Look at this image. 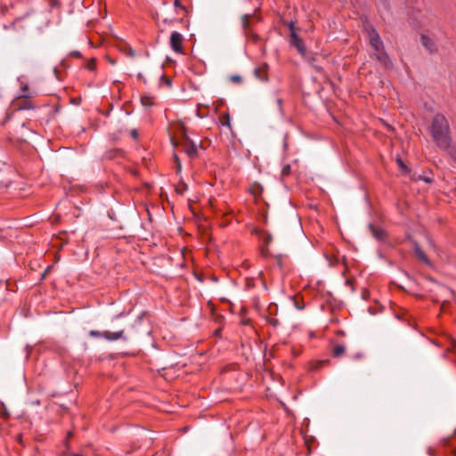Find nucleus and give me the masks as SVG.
Segmentation results:
<instances>
[{"mask_svg": "<svg viewBox=\"0 0 456 456\" xmlns=\"http://www.w3.org/2000/svg\"><path fill=\"white\" fill-rule=\"evenodd\" d=\"M430 134L436 145L443 151H450L452 137L447 119L442 114H436L430 126Z\"/></svg>", "mask_w": 456, "mask_h": 456, "instance_id": "1", "label": "nucleus"}, {"mask_svg": "<svg viewBox=\"0 0 456 456\" xmlns=\"http://www.w3.org/2000/svg\"><path fill=\"white\" fill-rule=\"evenodd\" d=\"M369 41L374 50V54L377 60L385 67H388L390 62L388 56L384 51L383 42L379 35L374 28H371L370 31H369Z\"/></svg>", "mask_w": 456, "mask_h": 456, "instance_id": "2", "label": "nucleus"}, {"mask_svg": "<svg viewBox=\"0 0 456 456\" xmlns=\"http://www.w3.org/2000/svg\"><path fill=\"white\" fill-rule=\"evenodd\" d=\"M289 30H290V45L294 46L297 52L302 55L305 56L306 53V48L301 40V38L297 36V34L295 31V28L293 23L291 22L289 25Z\"/></svg>", "mask_w": 456, "mask_h": 456, "instance_id": "3", "label": "nucleus"}, {"mask_svg": "<svg viewBox=\"0 0 456 456\" xmlns=\"http://www.w3.org/2000/svg\"><path fill=\"white\" fill-rule=\"evenodd\" d=\"M183 37L179 32L174 31L171 33L170 46L175 53H183Z\"/></svg>", "mask_w": 456, "mask_h": 456, "instance_id": "4", "label": "nucleus"}, {"mask_svg": "<svg viewBox=\"0 0 456 456\" xmlns=\"http://www.w3.org/2000/svg\"><path fill=\"white\" fill-rule=\"evenodd\" d=\"M106 340L113 342L117 340L128 341L129 337L126 335L125 329H120L116 331L106 330Z\"/></svg>", "mask_w": 456, "mask_h": 456, "instance_id": "5", "label": "nucleus"}, {"mask_svg": "<svg viewBox=\"0 0 456 456\" xmlns=\"http://www.w3.org/2000/svg\"><path fill=\"white\" fill-rule=\"evenodd\" d=\"M183 149L185 152L188 154V156L191 158H194L197 155V144L187 137L185 138Z\"/></svg>", "mask_w": 456, "mask_h": 456, "instance_id": "6", "label": "nucleus"}, {"mask_svg": "<svg viewBox=\"0 0 456 456\" xmlns=\"http://www.w3.org/2000/svg\"><path fill=\"white\" fill-rule=\"evenodd\" d=\"M413 250L415 256L419 258V260L422 261L427 265L431 266L430 260L428 258L424 251L419 248L418 244H415Z\"/></svg>", "mask_w": 456, "mask_h": 456, "instance_id": "7", "label": "nucleus"}, {"mask_svg": "<svg viewBox=\"0 0 456 456\" xmlns=\"http://www.w3.org/2000/svg\"><path fill=\"white\" fill-rule=\"evenodd\" d=\"M370 230L374 238L378 240H383L386 237V232L382 228L376 227L374 224H370Z\"/></svg>", "mask_w": 456, "mask_h": 456, "instance_id": "8", "label": "nucleus"}, {"mask_svg": "<svg viewBox=\"0 0 456 456\" xmlns=\"http://www.w3.org/2000/svg\"><path fill=\"white\" fill-rule=\"evenodd\" d=\"M420 42L422 44V45L427 49L428 50L430 53H432L434 50H435V45H434V42L432 39H430L429 37H428L427 36L425 35H421L420 37Z\"/></svg>", "mask_w": 456, "mask_h": 456, "instance_id": "9", "label": "nucleus"}, {"mask_svg": "<svg viewBox=\"0 0 456 456\" xmlns=\"http://www.w3.org/2000/svg\"><path fill=\"white\" fill-rule=\"evenodd\" d=\"M254 74H255L256 77L258 80L262 81V82H266V81L268 80V77H267V75H266V74H264V73L262 72V69H261L260 68H256V69H254Z\"/></svg>", "mask_w": 456, "mask_h": 456, "instance_id": "10", "label": "nucleus"}, {"mask_svg": "<svg viewBox=\"0 0 456 456\" xmlns=\"http://www.w3.org/2000/svg\"><path fill=\"white\" fill-rule=\"evenodd\" d=\"M346 351V347L343 345H336L333 348V356L334 357H339L341 356Z\"/></svg>", "mask_w": 456, "mask_h": 456, "instance_id": "11", "label": "nucleus"}, {"mask_svg": "<svg viewBox=\"0 0 456 456\" xmlns=\"http://www.w3.org/2000/svg\"><path fill=\"white\" fill-rule=\"evenodd\" d=\"M251 19V14H245L241 18L242 27L245 30L249 29V20Z\"/></svg>", "mask_w": 456, "mask_h": 456, "instance_id": "12", "label": "nucleus"}, {"mask_svg": "<svg viewBox=\"0 0 456 456\" xmlns=\"http://www.w3.org/2000/svg\"><path fill=\"white\" fill-rule=\"evenodd\" d=\"M141 102L142 106H144L145 108H150L153 105V101L150 96H142L141 98Z\"/></svg>", "mask_w": 456, "mask_h": 456, "instance_id": "13", "label": "nucleus"}, {"mask_svg": "<svg viewBox=\"0 0 456 456\" xmlns=\"http://www.w3.org/2000/svg\"><path fill=\"white\" fill-rule=\"evenodd\" d=\"M106 330L105 331H98V330H90L89 336L92 338H103L106 339Z\"/></svg>", "mask_w": 456, "mask_h": 456, "instance_id": "14", "label": "nucleus"}, {"mask_svg": "<svg viewBox=\"0 0 456 456\" xmlns=\"http://www.w3.org/2000/svg\"><path fill=\"white\" fill-rule=\"evenodd\" d=\"M290 166L289 165H285L283 167H282V170H281V175L283 176H286L288 175H289L290 173Z\"/></svg>", "mask_w": 456, "mask_h": 456, "instance_id": "15", "label": "nucleus"}, {"mask_svg": "<svg viewBox=\"0 0 456 456\" xmlns=\"http://www.w3.org/2000/svg\"><path fill=\"white\" fill-rule=\"evenodd\" d=\"M377 4L379 6H382L384 9L387 8L388 2L387 0H377Z\"/></svg>", "mask_w": 456, "mask_h": 456, "instance_id": "16", "label": "nucleus"}, {"mask_svg": "<svg viewBox=\"0 0 456 456\" xmlns=\"http://www.w3.org/2000/svg\"><path fill=\"white\" fill-rule=\"evenodd\" d=\"M277 102V105H278V110L280 112L281 115H283V109H282V100L281 98H278L276 100Z\"/></svg>", "mask_w": 456, "mask_h": 456, "instance_id": "17", "label": "nucleus"}, {"mask_svg": "<svg viewBox=\"0 0 456 456\" xmlns=\"http://www.w3.org/2000/svg\"><path fill=\"white\" fill-rule=\"evenodd\" d=\"M231 80H232V81H233V82H235V83H240V82H241L242 78H241V77H240V76H239V75H234V76H232V77H231Z\"/></svg>", "mask_w": 456, "mask_h": 456, "instance_id": "18", "label": "nucleus"}, {"mask_svg": "<svg viewBox=\"0 0 456 456\" xmlns=\"http://www.w3.org/2000/svg\"><path fill=\"white\" fill-rule=\"evenodd\" d=\"M70 55L72 57H75V58H80L81 57V53L78 51H72V52H70Z\"/></svg>", "mask_w": 456, "mask_h": 456, "instance_id": "19", "label": "nucleus"}, {"mask_svg": "<svg viewBox=\"0 0 456 456\" xmlns=\"http://www.w3.org/2000/svg\"><path fill=\"white\" fill-rule=\"evenodd\" d=\"M268 322H269V323H270L271 325H273V326H274V327H275V326H277V325H278V323H279V322H278V320H277V319H270Z\"/></svg>", "mask_w": 456, "mask_h": 456, "instance_id": "20", "label": "nucleus"}, {"mask_svg": "<svg viewBox=\"0 0 456 456\" xmlns=\"http://www.w3.org/2000/svg\"><path fill=\"white\" fill-rule=\"evenodd\" d=\"M131 136H132L134 139H137V137H138V133H137V131H136L135 129H133V130L131 131Z\"/></svg>", "mask_w": 456, "mask_h": 456, "instance_id": "21", "label": "nucleus"}, {"mask_svg": "<svg viewBox=\"0 0 456 456\" xmlns=\"http://www.w3.org/2000/svg\"><path fill=\"white\" fill-rule=\"evenodd\" d=\"M126 54L129 55L130 57H134L135 53H134V51L132 48H129L127 50Z\"/></svg>", "mask_w": 456, "mask_h": 456, "instance_id": "22", "label": "nucleus"}, {"mask_svg": "<svg viewBox=\"0 0 456 456\" xmlns=\"http://www.w3.org/2000/svg\"><path fill=\"white\" fill-rule=\"evenodd\" d=\"M95 68V63L94 61L87 64V69L93 70Z\"/></svg>", "mask_w": 456, "mask_h": 456, "instance_id": "23", "label": "nucleus"}, {"mask_svg": "<svg viewBox=\"0 0 456 456\" xmlns=\"http://www.w3.org/2000/svg\"><path fill=\"white\" fill-rule=\"evenodd\" d=\"M362 357V353H357V354H355L353 356L354 360H359V359H361Z\"/></svg>", "mask_w": 456, "mask_h": 456, "instance_id": "24", "label": "nucleus"}, {"mask_svg": "<svg viewBox=\"0 0 456 456\" xmlns=\"http://www.w3.org/2000/svg\"><path fill=\"white\" fill-rule=\"evenodd\" d=\"M140 322H141V318H138V319L134 322V323L131 325V329H134V326H135V324L140 323Z\"/></svg>", "mask_w": 456, "mask_h": 456, "instance_id": "25", "label": "nucleus"}, {"mask_svg": "<svg viewBox=\"0 0 456 456\" xmlns=\"http://www.w3.org/2000/svg\"><path fill=\"white\" fill-rule=\"evenodd\" d=\"M420 179H423L426 183H431V178L429 177H419Z\"/></svg>", "mask_w": 456, "mask_h": 456, "instance_id": "26", "label": "nucleus"}, {"mask_svg": "<svg viewBox=\"0 0 456 456\" xmlns=\"http://www.w3.org/2000/svg\"><path fill=\"white\" fill-rule=\"evenodd\" d=\"M175 7L183 8V6L180 4L179 0H175Z\"/></svg>", "mask_w": 456, "mask_h": 456, "instance_id": "27", "label": "nucleus"}, {"mask_svg": "<svg viewBox=\"0 0 456 456\" xmlns=\"http://www.w3.org/2000/svg\"><path fill=\"white\" fill-rule=\"evenodd\" d=\"M26 350H27V355L26 357H28V354H29V350H30V346L28 345L26 346Z\"/></svg>", "mask_w": 456, "mask_h": 456, "instance_id": "28", "label": "nucleus"}, {"mask_svg": "<svg viewBox=\"0 0 456 456\" xmlns=\"http://www.w3.org/2000/svg\"><path fill=\"white\" fill-rule=\"evenodd\" d=\"M175 160H176V162H177L178 168H180V162H179V159H178V157H177L176 155H175Z\"/></svg>", "mask_w": 456, "mask_h": 456, "instance_id": "29", "label": "nucleus"}, {"mask_svg": "<svg viewBox=\"0 0 456 456\" xmlns=\"http://www.w3.org/2000/svg\"><path fill=\"white\" fill-rule=\"evenodd\" d=\"M398 163L399 165L403 167V168H405V166L403 165V161L401 159H398Z\"/></svg>", "mask_w": 456, "mask_h": 456, "instance_id": "30", "label": "nucleus"}, {"mask_svg": "<svg viewBox=\"0 0 456 456\" xmlns=\"http://www.w3.org/2000/svg\"><path fill=\"white\" fill-rule=\"evenodd\" d=\"M122 314H118L115 316L116 319L119 318Z\"/></svg>", "mask_w": 456, "mask_h": 456, "instance_id": "31", "label": "nucleus"}, {"mask_svg": "<svg viewBox=\"0 0 456 456\" xmlns=\"http://www.w3.org/2000/svg\"><path fill=\"white\" fill-rule=\"evenodd\" d=\"M297 309H302V307H300V305H297Z\"/></svg>", "mask_w": 456, "mask_h": 456, "instance_id": "32", "label": "nucleus"}, {"mask_svg": "<svg viewBox=\"0 0 456 456\" xmlns=\"http://www.w3.org/2000/svg\"><path fill=\"white\" fill-rule=\"evenodd\" d=\"M297 309H302V307H300V305H297Z\"/></svg>", "mask_w": 456, "mask_h": 456, "instance_id": "33", "label": "nucleus"}, {"mask_svg": "<svg viewBox=\"0 0 456 456\" xmlns=\"http://www.w3.org/2000/svg\"><path fill=\"white\" fill-rule=\"evenodd\" d=\"M73 456H80V455H78V454H73Z\"/></svg>", "mask_w": 456, "mask_h": 456, "instance_id": "34", "label": "nucleus"}]
</instances>
